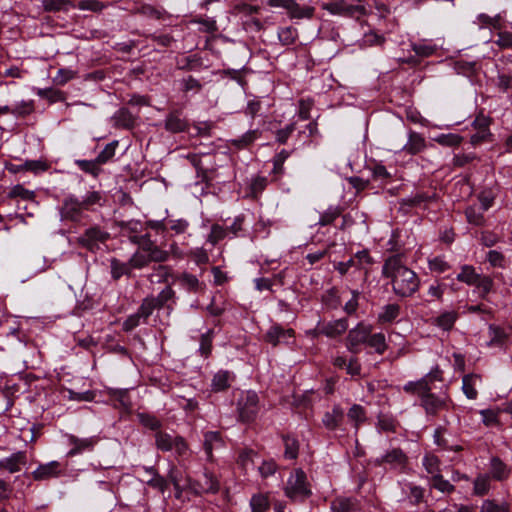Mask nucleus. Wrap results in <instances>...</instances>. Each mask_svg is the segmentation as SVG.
<instances>
[{"instance_id":"obj_16","label":"nucleus","mask_w":512,"mask_h":512,"mask_svg":"<svg viewBox=\"0 0 512 512\" xmlns=\"http://www.w3.org/2000/svg\"><path fill=\"white\" fill-rule=\"evenodd\" d=\"M175 280L179 282L182 288L190 293H203L206 289V284L204 282L200 281L195 275L188 272L178 274Z\"/></svg>"},{"instance_id":"obj_23","label":"nucleus","mask_w":512,"mask_h":512,"mask_svg":"<svg viewBox=\"0 0 512 512\" xmlns=\"http://www.w3.org/2000/svg\"><path fill=\"white\" fill-rule=\"evenodd\" d=\"M425 147V138L417 132L410 131L408 142L404 145L403 150L411 155H415L423 151Z\"/></svg>"},{"instance_id":"obj_57","label":"nucleus","mask_w":512,"mask_h":512,"mask_svg":"<svg viewBox=\"0 0 512 512\" xmlns=\"http://www.w3.org/2000/svg\"><path fill=\"white\" fill-rule=\"evenodd\" d=\"M34 112V102L32 100L21 101L16 104L13 108L10 107V114L17 117H25Z\"/></svg>"},{"instance_id":"obj_62","label":"nucleus","mask_w":512,"mask_h":512,"mask_svg":"<svg viewBox=\"0 0 512 512\" xmlns=\"http://www.w3.org/2000/svg\"><path fill=\"white\" fill-rule=\"evenodd\" d=\"M322 302L330 308H337L340 304L337 288L332 287L326 290L322 295Z\"/></svg>"},{"instance_id":"obj_9","label":"nucleus","mask_w":512,"mask_h":512,"mask_svg":"<svg viewBox=\"0 0 512 512\" xmlns=\"http://www.w3.org/2000/svg\"><path fill=\"white\" fill-rule=\"evenodd\" d=\"M408 463V457L401 448L388 450L384 455L374 460L375 466L403 469Z\"/></svg>"},{"instance_id":"obj_25","label":"nucleus","mask_w":512,"mask_h":512,"mask_svg":"<svg viewBox=\"0 0 512 512\" xmlns=\"http://www.w3.org/2000/svg\"><path fill=\"white\" fill-rule=\"evenodd\" d=\"M151 316V313H146L142 309V304L139 306L136 313L130 315L123 322V330L126 332L132 331L136 327H138L141 323H147L148 318Z\"/></svg>"},{"instance_id":"obj_10","label":"nucleus","mask_w":512,"mask_h":512,"mask_svg":"<svg viewBox=\"0 0 512 512\" xmlns=\"http://www.w3.org/2000/svg\"><path fill=\"white\" fill-rule=\"evenodd\" d=\"M190 127L189 120L183 115L181 109L169 111L164 120V129L172 134L187 132Z\"/></svg>"},{"instance_id":"obj_52","label":"nucleus","mask_w":512,"mask_h":512,"mask_svg":"<svg viewBox=\"0 0 512 512\" xmlns=\"http://www.w3.org/2000/svg\"><path fill=\"white\" fill-rule=\"evenodd\" d=\"M479 275L473 266L464 265L461 272L457 275V280L468 285H474Z\"/></svg>"},{"instance_id":"obj_7","label":"nucleus","mask_w":512,"mask_h":512,"mask_svg":"<svg viewBox=\"0 0 512 512\" xmlns=\"http://www.w3.org/2000/svg\"><path fill=\"white\" fill-rule=\"evenodd\" d=\"M371 331L372 327L362 322L349 330L345 339L347 350L352 354H358L360 352V346L362 344H367L368 336Z\"/></svg>"},{"instance_id":"obj_33","label":"nucleus","mask_w":512,"mask_h":512,"mask_svg":"<svg viewBox=\"0 0 512 512\" xmlns=\"http://www.w3.org/2000/svg\"><path fill=\"white\" fill-rule=\"evenodd\" d=\"M36 94L42 98L46 99L49 103L62 102L65 100V93L61 90L55 88H38L36 89Z\"/></svg>"},{"instance_id":"obj_20","label":"nucleus","mask_w":512,"mask_h":512,"mask_svg":"<svg viewBox=\"0 0 512 512\" xmlns=\"http://www.w3.org/2000/svg\"><path fill=\"white\" fill-rule=\"evenodd\" d=\"M116 127L132 129L136 125L137 116L133 115L127 108H120L113 116Z\"/></svg>"},{"instance_id":"obj_42","label":"nucleus","mask_w":512,"mask_h":512,"mask_svg":"<svg viewBox=\"0 0 512 512\" xmlns=\"http://www.w3.org/2000/svg\"><path fill=\"white\" fill-rule=\"evenodd\" d=\"M343 212L340 206H330L319 218L318 225L327 226L332 224Z\"/></svg>"},{"instance_id":"obj_50","label":"nucleus","mask_w":512,"mask_h":512,"mask_svg":"<svg viewBox=\"0 0 512 512\" xmlns=\"http://www.w3.org/2000/svg\"><path fill=\"white\" fill-rule=\"evenodd\" d=\"M481 209L475 206H469L465 210V216L470 224L475 226H482L485 222V218Z\"/></svg>"},{"instance_id":"obj_15","label":"nucleus","mask_w":512,"mask_h":512,"mask_svg":"<svg viewBox=\"0 0 512 512\" xmlns=\"http://www.w3.org/2000/svg\"><path fill=\"white\" fill-rule=\"evenodd\" d=\"M191 488L196 494L216 493L219 490V482L213 474L205 472L201 478L191 483Z\"/></svg>"},{"instance_id":"obj_53","label":"nucleus","mask_w":512,"mask_h":512,"mask_svg":"<svg viewBox=\"0 0 512 512\" xmlns=\"http://www.w3.org/2000/svg\"><path fill=\"white\" fill-rule=\"evenodd\" d=\"M258 134V130H250L243 134L241 137L233 139L231 143L236 148L243 149L248 147L251 143H253L258 138Z\"/></svg>"},{"instance_id":"obj_39","label":"nucleus","mask_w":512,"mask_h":512,"mask_svg":"<svg viewBox=\"0 0 512 512\" xmlns=\"http://www.w3.org/2000/svg\"><path fill=\"white\" fill-rule=\"evenodd\" d=\"M172 276V268L167 265H158L153 268V272L149 275L151 282L163 283L167 282Z\"/></svg>"},{"instance_id":"obj_49","label":"nucleus","mask_w":512,"mask_h":512,"mask_svg":"<svg viewBox=\"0 0 512 512\" xmlns=\"http://www.w3.org/2000/svg\"><path fill=\"white\" fill-rule=\"evenodd\" d=\"M129 240L132 243L137 244L143 252H148L156 245L155 241L151 239V235L149 233H145L143 235H129Z\"/></svg>"},{"instance_id":"obj_5","label":"nucleus","mask_w":512,"mask_h":512,"mask_svg":"<svg viewBox=\"0 0 512 512\" xmlns=\"http://www.w3.org/2000/svg\"><path fill=\"white\" fill-rule=\"evenodd\" d=\"M322 9L328 11L332 15H339L349 18H359L367 14L363 5L350 4L345 0H336L333 2L323 3Z\"/></svg>"},{"instance_id":"obj_4","label":"nucleus","mask_w":512,"mask_h":512,"mask_svg":"<svg viewBox=\"0 0 512 512\" xmlns=\"http://www.w3.org/2000/svg\"><path fill=\"white\" fill-rule=\"evenodd\" d=\"M176 293L170 285L166 286L157 296H147L142 300V309L146 313H153L164 307L172 309L170 303H175Z\"/></svg>"},{"instance_id":"obj_26","label":"nucleus","mask_w":512,"mask_h":512,"mask_svg":"<svg viewBox=\"0 0 512 512\" xmlns=\"http://www.w3.org/2000/svg\"><path fill=\"white\" fill-rule=\"evenodd\" d=\"M286 10L291 18L297 19H310L313 17L315 11L314 7L300 6L295 0H291V3H288Z\"/></svg>"},{"instance_id":"obj_43","label":"nucleus","mask_w":512,"mask_h":512,"mask_svg":"<svg viewBox=\"0 0 512 512\" xmlns=\"http://www.w3.org/2000/svg\"><path fill=\"white\" fill-rule=\"evenodd\" d=\"M173 440H175V437H172L166 432L157 431L155 434V445L157 449L163 452L171 451L173 449Z\"/></svg>"},{"instance_id":"obj_28","label":"nucleus","mask_w":512,"mask_h":512,"mask_svg":"<svg viewBox=\"0 0 512 512\" xmlns=\"http://www.w3.org/2000/svg\"><path fill=\"white\" fill-rule=\"evenodd\" d=\"M490 466V472L493 479L503 481L509 477L510 469L499 457H493L491 459Z\"/></svg>"},{"instance_id":"obj_55","label":"nucleus","mask_w":512,"mask_h":512,"mask_svg":"<svg viewBox=\"0 0 512 512\" xmlns=\"http://www.w3.org/2000/svg\"><path fill=\"white\" fill-rule=\"evenodd\" d=\"M147 471L152 474V478L147 481V484L163 493L168 487L167 480L159 475L153 467L147 469Z\"/></svg>"},{"instance_id":"obj_48","label":"nucleus","mask_w":512,"mask_h":512,"mask_svg":"<svg viewBox=\"0 0 512 512\" xmlns=\"http://www.w3.org/2000/svg\"><path fill=\"white\" fill-rule=\"evenodd\" d=\"M434 140L442 146L457 147L462 143L463 137L459 134L448 133L440 134Z\"/></svg>"},{"instance_id":"obj_2","label":"nucleus","mask_w":512,"mask_h":512,"mask_svg":"<svg viewBox=\"0 0 512 512\" xmlns=\"http://www.w3.org/2000/svg\"><path fill=\"white\" fill-rule=\"evenodd\" d=\"M284 493L293 502H304L312 494L307 476L302 469H296L287 480Z\"/></svg>"},{"instance_id":"obj_60","label":"nucleus","mask_w":512,"mask_h":512,"mask_svg":"<svg viewBox=\"0 0 512 512\" xmlns=\"http://www.w3.org/2000/svg\"><path fill=\"white\" fill-rule=\"evenodd\" d=\"M76 76L75 71L68 68H60L53 77V83L57 86H63Z\"/></svg>"},{"instance_id":"obj_38","label":"nucleus","mask_w":512,"mask_h":512,"mask_svg":"<svg viewBox=\"0 0 512 512\" xmlns=\"http://www.w3.org/2000/svg\"><path fill=\"white\" fill-rule=\"evenodd\" d=\"M400 306L396 303L387 304L379 314V321L382 323H391L400 315Z\"/></svg>"},{"instance_id":"obj_17","label":"nucleus","mask_w":512,"mask_h":512,"mask_svg":"<svg viewBox=\"0 0 512 512\" xmlns=\"http://www.w3.org/2000/svg\"><path fill=\"white\" fill-rule=\"evenodd\" d=\"M62 471V465L58 461H51L46 464L39 465L36 470L32 472L35 480H47L59 476Z\"/></svg>"},{"instance_id":"obj_1","label":"nucleus","mask_w":512,"mask_h":512,"mask_svg":"<svg viewBox=\"0 0 512 512\" xmlns=\"http://www.w3.org/2000/svg\"><path fill=\"white\" fill-rule=\"evenodd\" d=\"M382 276L390 280L393 293L401 298L413 296L420 287V278L406 265L403 254H394L385 259Z\"/></svg>"},{"instance_id":"obj_59","label":"nucleus","mask_w":512,"mask_h":512,"mask_svg":"<svg viewBox=\"0 0 512 512\" xmlns=\"http://www.w3.org/2000/svg\"><path fill=\"white\" fill-rule=\"evenodd\" d=\"M377 427L383 432H395L397 428V422L392 416L380 414L378 416Z\"/></svg>"},{"instance_id":"obj_21","label":"nucleus","mask_w":512,"mask_h":512,"mask_svg":"<svg viewBox=\"0 0 512 512\" xmlns=\"http://www.w3.org/2000/svg\"><path fill=\"white\" fill-rule=\"evenodd\" d=\"M437 200L436 192H417L415 195L402 200L403 205L410 207H425L427 203Z\"/></svg>"},{"instance_id":"obj_44","label":"nucleus","mask_w":512,"mask_h":512,"mask_svg":"<svg viewBox=\"0 0 512 512\" xmlns=\"http://www.w3.org/2000/svg\"><path fill=\"white\" fill-rule=\"evenodd\" d=\"M343 264H345L346 268L352 270L350 272V276L354 278H359L363 282L366 281L368 276V269L367 268H360V265L356 263V259L351 257L348 261H343Z\"/></svg>"},{"instance_id":"obj_24","label":"nucleus","mask_w":512,"mask_h":512,"mask_svg":"<svg viewBox=\"0 0 512 512\" xmlns=\"http://www.w3.org/2000/svg\"><path fill=\"white\" fill-rule=\"evenodd\" d=\"M223 446V440L221 434L218 431H209L204 434L203 447L207 458L212 459L213 449H217Z\"/></svg>"},{"instance_id":"obj_29","label":"nucleus","mask_w":512,"mask_h":512,"mask_svg":"<svg viewBox=\"0 0 512 512\" xmlns=\"http://www.w3.org/2000/svg\"><path fill=\"white\" fill-rule=\"evenodd\" d=\"M69 442L73 445V448L69 451L68 455L73 456L85 451H92L94 448V442L90 438H77L75 436L69 437Z\"/></svg>"},{"instance_id":"obj_27","label":"nucleus","mask_w":512,"mask_h":512,"mask_svg":"<svg viewBox=\"0 0 512 512\" xmlns=\"http://www.w3.org/2000/svg\"><path fill=\"white\" fill-rule=\"evenodd\" d=\"M344 417L343 411L339 406H334L331 412H326L322 422L329 430H335L342 422Z\"/></svg>"},{"instance_id":"obj_54","label":"nucleus","mask_w":512,"mask_h":512,"mask_svg":"<svg viewBox=\"0 0 512 512\" xmlns=\"http://www.w3.org/2000/svg\"><path fill=\"white\" fill-rule=\"evenodd\" d=\"M412 50L415 52L416 56L421 58H427L435 54L437 47L432 44H428L426 42L413 43L411 45Z\"/></svg>"},{"instance_id":"obj_13","label":"nucleus","mask_w":512,"mask_h":512,"mask_svg":"<svg viewBox=\"0 0 512 512\" xmlns=\"http://www.w3.org/2000/svg\"><path fill=\"white\" fill-rule=\"evenodd\" d=\"M347 329L348 320L346 318H341L328 323L318 324L315 329V334L335 338L345 333Z\"/></svg>"},{"instance_id":"obj_3","label":"nucleus","mask_w":512,"mask_h":512,"mask_svg":"<svg viewBox=\"0 0 512 512\" xmlns=\"http://www.w3.org/2000/svg\"><path fill=\"white\" fill-rule=\"evenodd\" d=\"M96 203V193H91L85 200L79 201L75 198H68L64 201L61 208V216L64 219L79 221L84 213L89 211L91 206Z\"/></svg>"},{"instance_id":"obj_8","label":"nucleus","mask_w":512,"mask_h":512,"mask_svg":"<svg viewBox=\"0 0 512 512\" xmlns=\"http://www.w3.org/2000/svg\"><path fill=\"white\" fill-rule=\"evenodd\" d=\"M202 157L212 158L209 153H200V154H188L186 156L187 160L191 163V165L196 170V176L201 180V182L209 185L216 173L215 162L210 160V167H205L202 162Z\"/></svg>"},{"instance_id":"obj_58","label":"nucleus","mask_w":512,"mask_h":512,"mask_svg":"<svg viewBox=\"0 0 512 512\" xmlns=\"http://www.w3.org/2000/svg\"><path fill=\"white\" fill-rule=\"evenodd\" d=\"M150 263V259L147 252L137 251L132 257L129 259L130 268L133 269H142L148 266Z\"/></svg>"},{"instance_id":"obj_35","label":"nucleus","mask_w":512,"mask_h":512,"mask_svg":"<svg viewBox=\"0 0 512 512\" xmlns=\"http://www.w3.org/2000/svg\"><path fill=\"white\" fill-rule=\"evenodd\" d=\"M251 512H266L270 507L268 494L257 493L250 500Z\"/></svg>"},{"instance_id":"obj_6","label":"nucleus","mask_w":512,"mask_h":512,"mask_svg":"<svg viewBox=\"0 0 512 512\" xmlns=\"http://www.w3.org/2000/svg\"><path fill=\"white\" fill-rule=\"evenodd\" d=\"M239 419L242 422H252L259 412V398L255 392L247 391L237 403Z\"/></svg>"},{"instance_id":"obj_56","label":"nucleus","mask_w":512,"mask_h":512,"mask_svg":"<svg viewBox=\"0 0 512 512\" xmlns=\"http://www.w3.org/2000/svg\"><path fill=\"white\" fill-rule=\"evenodd\" d=\"M473 286L480 291V297L485 299L487 294L492 290L493 280L490 276L479 275Z\"/></svg>"},{"instance_id":"obj_19","label":"nucleus","mask_w":512,"mask_h":512,"mask_svg":"<svg viewBox=\"0 0 512 512\" xmlns=\"http://www.w3.org/2000/svg\"><path fill=\"white\" fill-rule=\"evenodd\" d=\"M403 390L411 395H417L422 399L426 393L431 391L429 376H424L418 381H410L404 385Z\"/></svg>"},{"instance_id":"obj_37","label":"nucleus","mask_w":512,"mask_h":512,"mask_svg":"<svg viewBox=\"0 0 512 512\" xmlns=\"http://www.w3.org/2000/svg\"><path fill=\"white\" fill-rule=\"evenodd\" d=\"M355 500L352 498L338 497L331 503L333 512H355Z\"/></svg>"},{"instance_id":"obj_40","label":"nucleus","mask_w":512,"mask_h":512,"mask_svg":"<svg viewBox=\"0 0 512 512\" xmlns=\"http://www.w3.org/2000/svg\"><path fill=\"white\" fill-rule=\"evenodd\" d=\"M297 38V29L292 26L283 27L278 30V39L284 46L293 45Z\"/></svg>"},{"instance_id":"obj_41","label":"nucleus","mask_w":512,"mask_h":512,"mask_svg":"<svg viewBox=\"0 0 512 512\" xmlns=\"http://www.w3.org/2000/svg\"><path fill=\"white\" fill-rule=\"evenodd\" d=\"M35 197L36 194L34 191L26 189L21 184L13 186L8 193V198L10 199L21 198L25 201H34Z\"/></svg>"},{"instance_id":"obj_31","label":"nucleus","mask_w":512,"mask_h":512,"mask_svg":"<svg viewBox=\"0 0 512 512\" xmlns=\"http://www.w3.org/2000/svg\"><path fill=\"white\" fill-rule=\"evenodd\" d=\"M42 7L45 12H67L75 7L70 0H42Z\"/></svg>"},{"instance_id":"obj_30","label":"nucleus","mask_w":512,"mask_h":512,"mask_svg":"<svg viewBox=\"0 0 512 512\" xmlns=\"http://www.w3.org/2000/svg\"><path fill=\"white\" fill-rule=\"evenodd\" d=\"M457 319L458 313L456 311H445L441 313L438 317L433 319V324H435L444 331H449L453 328Z\"/></svg>"},{"instance_id":"obj_11","label":"nucleus","mask_w":512,"mask_h":512,"mask_svg":"<svg viewBox=\"0 0 512 512\" xmlns=\"http://www.w3.org/2000/svg\"><path fill=\"white\" fill-rule=\"evenodd\" d=\"M491 118L480 113L472 123L473 128L476 130L471 138L470 142L472 145H479L483 142L491 140L492 134L490 132Z\"/></svg>"},{"instance_id":"obj_64","label":"nucleus","mask_w":512,"mask_h":512,"mask_svg":"<svg viewBox=\"0 0 512 512\" xmlns=\"http://www.w3.org/2000/svg\"><path fill=\"white\" fill-rule=\"evenodd\" d=\"M141 424L151 430L158 431L162 424L154 415L148 413H138Z\"/></svg>"},{"instance_id":"obj_47","label":"nucleus","mask_w":512,"mask_h":512,"mask_svg":"<svg viewBox=\"0 0 512 512\" xmlns=\"http://www.w3.org/2000/svg\"><path fill=\"white\" fill-rule=\"evenodd\" d=\"M367 344L374 348L376 353L379 355H382L387 348L385 335L383 333H370L368 336Z\"/></svg>"},{"instance_id":"obj_63","label":"nucleus","mask_w":512,"mask_h":512,"mask_svg":"<svg viewBox=\"0 0 512 512\" xmlns=\"http://www.w3.org/2000/svg\"><path fill=\"white\" fill-rule=\"evenodd\" d=\"M119 142L117 140H114L110 143H108L104 149L98 154V164H104L111 160L113 156L115 155L116 148L118 146Z\"/></svg>"},{"instance_id":"obj_32","label":"nucleus","mask_w":512,"mask_h":512,"mask_svg":"<svg viewBox=\"0 0 512 512\" xmlns=\"http://www.w3.org/2000/svg\"><path fill=\"white\" fill-rule=\"evenodd\" d=\"M133 12L157 20L162 19L165 14L164 10H160L150 4L144 3L135 4L133 7Z\"/></svg>"},{"instance_id":"obj_34","label":"nucleus","mask_w":512,"mask_h":512,"mask_svg":"<svg viewBox=\"0 0 512 512\" xmlns=\"http://www.w3.org/2000/svg\"><path fill=\"white\" fill-rule=\"evenodd\" d=\"M284 457L285 459L295 460L298 457L299 453V442L298 440L290 435H284Z\"/></svg>"},{"instance_id":"obj_51","label":"nucleus","mask_w":512,"mask_h":512,"mask_svg":"<svg viewBox=\"0 0 512 512\" xmlns=\"http://www.w3.org/2000/svg\"><path fill=\"white\" fill-rule=\"evenodd\" d=\"M111 275L114 280H118L123 275L130 273V265L128 263H122L116 258L110 260Z\"/></svg>"},{"instance_id":"obj_36","label":"nucleus","mask_w":512,"mask_h":512,"mask_svg":"<svg viewBox=\"0 0 512 512\" xmlns=\"http://www.w3.org/2000/svg\"><path fill=\"white\" fill-rule=\"evenodd\" d=\"M479 379L478 375L468 374L462 379V390L468 399H476L478 392L475 388L476 381Z\"/></svg>"},{"instance_id":"obj_45","label":"nucleus","mask_w":512,"mask_h":512,"mask_svg":"<svg viewBox=\"0 0 512 512\" xmlns=\"http://www.w3.org/2000/svg\"><path fill=\"white\" fill-rule=\"evenodd\" d=\"M489 336L490 341L488 342L489 346H499L502 345L507 339V333L505 330L499 326L490 325L489 326Z\"/></svg>"},{"instance_id":"obj_61","label":"nucleus","mask_w":512,"mask_h":512,"mask_svg":"<svg viewBox=\"0 0 512 512\" xmlns=\"http://www.w3.org/2000/svg\"><path fill=\"white\" fill-rule=\"evenodd\" d=\"M490 489V477L488 475H479L474 480V493L483 496Z\"/></svg>"},{"instance_id":"obj_46","label":"nucleus","mask_w":512,"mask_h":512,"mask_svg":"<svg viewBox=\"0 0 512 512\" xmlns=\"http://www.w3.org/2000/svg\"><path fill=\"white\" fill-rule=\"evenodd\" d=\"M347 416L351 421L355 423L354 426L356 429H358L359 426L366 421L365 409L359 404L352 405L347 413Z\"/></svg>"},{"instance_id":"obj_14","label":"nucleus","mask_w":512,"mask_h":512,"mask_svg":"<svg viewBox=\"0 0 512 512\" xmlns=\"http://www.w3.org/2000/svg\"><path fill=\"white\" fill-rule=\"evenodd\" d=\"M27 464L26 451H17L0 460V470L17 473Z\"/></svg>"},{"instance_id":"obj_22","label":"nucleus","mask_w":512,"mask_h":512,"mask_svg":"<svg viewBox=\"0 0 512 512\" xmlns=\"http://www.w3.org/2000/svg\"><path fill=\"white\" fill-rule=\"evenodd\" d=\"M234 376L229 371L220 370L212 379L211 389L213 392H222L230 388Z\"/></svg>"},{"instance_id":"obj_18","label":"nucleus","mask_w":512,"mask_h":512,"mask_svg":"<svg viewBox=\"0 0 512 512\" xmlns=\"http://www.w3.org/2000/svg\"><path fill=\"white\" fill-rule=\"evenodd\" d=\"M293 329H284L282 326L275 324L269 328L264 335V340L270 343L272 346H277L284 341L286 337H293Z\"/></svg>"},{"instance_id":"obj_12","label":"nucleus","mask_w":512,"mask_h":512,"mask_svg":"<svg viewBox=\"0 0 512 512\" xmlns=\"http://www.w3.org/2000/svg\"><path fill=\"white\" fill-rule=\"evenodd\" d=\"M420 405L428 416H436L440 411L448 408V399L446 397L437 396L429 391L421 399Z\"/></svg>"}]
</instances>
